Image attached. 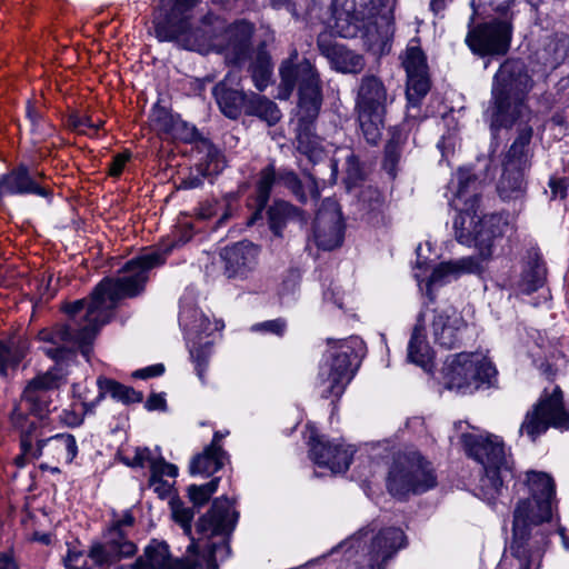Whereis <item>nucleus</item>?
<instances>
[{
	"label": "nucleus",
	"mask_w": 569,
	"mask_h": 569,
	"mask_svg": "<svg viewBox=\"0 0 569 569\" xmlns=\"http://www.w3.org/2000/svg\"><path fill=\"white\" fill-rule=\"evenodd\" d=\"M171 247L156 249L129 260L116 277L103 278L89 298L64 302L61 310L68 316L67 323L39 331L38 338L52 347L44 353L56 361L68 359L78 348L89 361L91 345L99 330L108 323L122 299L140 296L149 280V272L164 263Z\"/></svg>",
	"instance_id": "f257e3e1"
},
{
	"label": "nucleus",
	"mask_w": 569,
	"mask_h": 569,
	"mask_svg": "<svg viewBox=\"0 0 569 569\" xmlns=\"http://www.w3.org/2000/svg\"><path fill=\"white\" fill-rule=\"evenodd\" d=\"M171 509L173 520L190 538L187 553L200 555L208 567L217 569V561L226 560L231 553L229 540L238 521L233 503L226 497L214 499L210 509L196 522L194 535L191 526L193 509L180 501H173Z\"/></svg>",
	"instance_id": "f03ea898"
},
{
	"label": "nucleus",
	"mask_w": 569,
	"mask_h": 569,
	"mask_svg": "<svg viewBox=\"0 0 569 569\" xmlns=\"http://www.w3.org/2000/svg\"><path fill=\"white\" fill-rule=\"evenodd\" d=\"M66 372L54 367L31 379L10 412L11 427L20 433V446L24 452L31 451V441L38 428L54 409L52 392L64 382Z\"/></svg>",
	"instance_id": "7ed1b4c3"
},
{
	"label": "nucleus",
	"mask_w": 569,
	"mask_h": 569,
	"mask_svg": "<svg viewBox=\"0 0 569 569\" xmlns=\"http://www.w3.org/2000/svg\"><path fill=\"white\" fill-rule=\"evenodd\" d=\"M531 78L525 62L507 59L493 77L491 128L511 127L518 118L531 121L533 114L525 103Z\"/></svg>",
	"instance_id": "20e7f679"
},
{
	"label": "nucleus",
	"mask_w": 569,
	"mask_h": 569,
	"mask_svg": "<svg viewBox=\"0 0 569 569\" xmlns=\"http://www.w3.org/2000/svg\"><path fill=\"white\" fill-rule=\"evenodd\" d=\"M468 455L478 461L485 473L479 480V490L489 502L500 495L503 483L512 479V461L505 451L498 436L462 435Z\"/></svg>",
	"instance_id": "39448f33"
},
{
	"label": "nucleus",
	"mask_w": 569,
	"mask_h": 569,
	"mask_svg": "<svg viewBox=\"0 0 569 569\" xmlns=\"http://www.w3.org/2000/svg\"><path fill=\"white\" fill-rule=\"evenodd\" d=\"M392 102V96L383 81L375 74H366L360 79L356 111L361 132L366 141L372 146L378 144L385 129L387 106Z\"/></svg>",
	"instance_id": "423d86ee"
},
{
	"label": "nucleus",
	"mask_w": 569,
	"mask_h": 569,
	"mask_svg": "<svg viewBox=\"0 0 569 569\" xmlns=\"http://www.w3.org/2000/svg\"><path fill=\"white\" fill-rule=\"evenodd\" d=\"M453 191L452 204L459 211L453 220L455 237L462 244L472 242L475 218L482 201V183L468 169H459L449 183Z\"/></svg>",
	"instance_id": "0eeeda50"
},
{
	"label": "nucleus",
	"mask_w": 569,
	"mask_h": 569,
	"mask_svg": "<svg viewBox=\"0 0 569 569\" xmlns=\"http://www.w3.org/2000/svg\"><path fill=\"white\" fill-rule=\"evenodd\" d=\"M437 485L433 469L419 452L399 453L390 468L387 488L395 497L423 493Z\"/></svg>",
	"instance_id": "6e6552de"
},
{
	"label": "nucleus",
	"mask_w": 569,
	"mask_h": 569,
	"mask_svg": "<svg viewBox=\"0 0 569 569\" xmlns=\"http://www.w3.org/2000/svg\"><path fill=\"white\" fill-rule=\"evenodd\" d=\"M279 73L282 98H289L297 89L298 106L322 104V86L319 72L308 59L298 61L297 50H293L289 58L282 61Z\"/></svg>",
	"instance_id": "1a4fd4ad"
},
{
	"label": "nucleus",
	"mask_w": 569,
	"mask_h": 569,
	"mask_svg": "<svg viewBox=\"0 0 569 569\" xmlns=\"http://www.w3.org/2000/svg\"><path fill=\"white\" fill-rule=\"evenodd\" d=\"M443 385L449 390L472 393L483 385H490L497 371L492 363L475 353H459L443 367Z\"/></svg>",
	"instance_id": "9d476101"
},
{
	"label": "nucleus",
	"mask_w": 569,
	"mask_h": 569,
	"mask_svg": "<svg viewBox=\"0 0 569 569\" xmlns=\"http://www.w3.org/2000/svg\"><path fill=\"white\" fill-rule=\"evenodd\" d=\"M529 497L520 499L513 510V520L522 519L525 528H539L552 518L555 483L545 472L527 473Z\"/></svg>",
	"instance_id": "9b49d317"
},
{
	"label": "nucleus",
	"mask_w": 569,
	"mask_h": 569,
	"mask_svg": "<svg viewBox=\"0 0 569 569\" xmlns=\"http://www.w3.org/2000/svg\"><path fill=\"white\" fill-rule=\"evenodd\" d=\"M358 345L361 341L357 337L340 340L336 350L331 351L330 360L320 366L318 379L323 398H339L343 393L352 378L351 361L357 358L355 348Z\"/></svg>",
	"instance_id": "f8f14e48"
},
{
	"label": "nucleus",
	"mask_w": 569,
	"mask_h": 569,
	"mask_svg": "<svg viewBox=\"0 0 569 569\" xmlns=\"http://www.w3.org/2000/svg\"><path fill=\"white\" fill-rule=\"evenodd\" d=\"M549 427L569 428V413L563 406L562 391L556 387L552 393L541 397L531 411H528L520 427V432L535 441Z\"/></svg>",
	"instance_id": "ddd939ff"
},
{
	"label": "nucleus",
	"mask_w": 569,
	"mask_h": 569,
	"mask_svg": "<svg viewBox=\"0 0 569 569\" xmlns=\"http://www.w3.org/2000/svg\"><path fill=\"white\" fill-rule=\"evenodd\" d=\"M513 27L508 19L486 20L473 26L469 24L466 44L479 57L505 56L512 39Z\"/></svg>",
	"instance_id": "4468645a"
},
{
	"label": "nucleus",
	"mask_w": 569,
	"mask_h": 569,
	"mask_svg": "<svg viewBox=\"0 0 569 569\" xmlns=\"http://www.w3.org/2000/svg\"><path fill=\"white\" fill-rule=\"evenodd\" d=\"M550 532L541 528H525L522 519L512 521L510 553L519 562V569H540L549 546Z\"/></svg>",
	"instance_id": "2eb2a0df"
},
{
	"label": "nucleus",
	"mask_w": 569,
	"mask_h": 569,
	"mask_svg": "<svg viewBox=\"0 0 569 569\" xmlns=\"http://www.w3.org/2000/svg\"><path fill=\"white\" fill-rule=\"evenodd\" d=\"M401 58L402 66L407 72L406 96L409 108H418L430 90L426 56L418 44H410Z\"/></svg>",
	"instance_id": "dca6fc26"
},
{
	"label": "nucleus",
	"mask_w": 569,
	"mask_h": 569,
	"mask_svg": "<svg viewBox=\"0 0 569 569\" xmlns=\"http://www.w3.org/2000/svg\"><path fill=\"white\" fill-rule=\"evenodd\" d=\"M312 239L322 250H332L342 243L343 222L336 201L331 199L322 201L313 221Z\"/></svg>",
	"instance_id": "f3484780"
},
{
	"label": "nucleus",
	"mask_w": 569,
	"mask_h": 569,
	"mask_svg": "<svg viewBox=\"0 0 569 569\" xmlns=\"http://www.w3.org/2000/svg\"><path fill=\"white\" fill-rule=\"evenodd\" d=\"M204 562L200 555L172 558L164 541L151 540L143 555L131 565V569H198Z\"/></svg>",
	"instance_id": "a211bd4d"
},
{
	"label": "nucleus",
	"mask_w": 569,
	"mask_h": 569,
	"mask_svg": "<svg viewBox=\"0 0 569 569\" xmlns=\"http://www.w3.org/2000/svg\"><path fill=\"white\" fill-rule=\"evenodd\" d=\"M310 457L319 467H326L333 473L346 472L356 450L351 446L333 442L323 436L310 437Z\"/></svg>",
	"instance_id": "6ab92c4d"
},
{
	"label": "nucleus",
	"mask_w": 569,
	"mask_h": 569,
	"mask_svg": "<svg viewBox=\"0 0 569 569\" xmlns=\"http://www.w3.org/2000/svg\"><path fill=\"white\" fill-rule=\"evenodd\" d=\"M252 33L253 26L247 21L234 22L224 30L221 42L217 46L228 63L240 66L247 60Z\"/></svg>",
	"instance_id": "aec40b11"
},
{
	"label": "nucleus",
	"mask_w": 569,
	"mask_h": 569,
	"mask_svg": "<svg viewBox=\"0 0 569 569\" xmlns=\"http://www.w3.org/2000/svg\"><path fill=\"white\" fill-rule=\"evenodd\" d=\"M107 542L96 543L90 548L89 557L99 566L109 565L123 558L132 557L137 547L127 539L123 529L111 526L107 531Z\"/></svg>",
	"instance_id": "412c9836"
},
{
	"label": "nucleus",
	"mask_w": 569,
	"mask_h": 569,
	"mask_svg": "<svg viewBox=\"0 0 569 569\" xmlns=\"http://www.w3.org/2000/svg\"><path fill=\"white\" fill-rule=\"evenodd\" d=\"M407 546V537L400 528L388 527L381 529L372 537L368 557H370V569H385L399 550Z\"/></svg>",
	"instance_id": "4be33fe9"
},
{
	"label": "nucleus",
	"mask_w": 569,
	"mask_h": 569,
	"mask_svg": "<svg viewBox=\"0 0 569 569\" xmlns=\"http://www.w3.org/2000/svg\"><path fill=\"white\" fill-rule=\"evenodd\" d=\"M432 320V333L435 341L445 349L460 347L466 322L452 308L436 310Z\"/></svg>",
	"instance_id": "5701e85b"
},
{
	"label": "nucleus",
	"mask_w": 569,
	"mask_h": 569,
	"mask_svg": "<svg viewBox=\"0 0 569 569\" xmlns=\"http://www.w3.org/2000/svg\"><path fill=\"white\" fill-rule=\"evenodd\" d=\"M259 248L243 240L222 249L220 256L224 262L228 278L246 277L258 262Z\"/></svg>",
	"instance_id": "b1692460"
},
{
	"label": "nucleus",
	"mask_w": 569,
	"mask_h": 569,
	"mask_svg": "<svg viewBox=\"0 0 569 569\" xmlns=\"http://www.w3.org/2000/svg\"><path fill=\"white\" fill-rule=\"evenodd\" d=\"M509 229L508 218L502 213L486 214L473 226L472 242L483 259L492 254L496 241Z\"/></svg>",
	"instance_id": "393cba45"
},
{
	"label": "nucleus",
	"mask_w": 569,
	"mask_h": 569,
	"mask_svg": "<svg viewBox=\"0 0 569 569\" xmlns=\"http://www.w3.org/2000/svg\"><path fill=\"white\" fill-rule=\"evenodd\" d=\"M320 53L326 57L331 67L342 73H359L365 68V59L343 44L333 41L330 36L321 34L317 41Z\"/></svg>",
	"instance_id": "a878e982"
},
{
	"label": "nucleus",
	"mask_w": 569,
	"mask_h": 569,
	"mask_svg": "<svg viewBox=\"0 0 569 569\" xmlns=\"http://www.w3.org/2000/svg\"><path fill=\"white\" fill-rule=\"evenodd\" d=\"M278 182L302 204L309 199L317 202L321 197L318 179L311 172L305 171L300 178L293 170L281 168L278 170Z\"/></svg>",
	"instance_id": "bb28decb"
},
{
	"label": "nucleus",
	"mask_w": 569,
	"mask_h": 569,
	"mask_svg": "<svg viewBox=\"0 0 569 569\" xmlns=\"http://www.w3.org/2000/svg\"><path fill=\"white\" fill-rule=\"evenodd\" d=\"M231 81V74H228L213 87L212 93L220 111L229 119H238L242 112L246 113L249 93L241 89L232 88Z\"/></svg>",
	"instance_id": "cd10ccee"
},
{
	"label": "nucleus",
	"mask_w": 569,
	"mask_h": 569,
	"mask_svg": "<svg viewBox=\"0 0 569 569\" xmlns=\"http://www.w3.org/2000/svg\"><path fill=\"white\" fill-rule=\"evenodd\" d=\"M321 104L298 106L297 119V148L309 157L317 150L318 137L315 131V122L319 116Z\"/></svg>",
	"instance_id": "c85d7f7f"
},
{
	"label": "nucleus",
	"mask_w": 569,
	"mask_h": 569,
	"mask_svg": "<svg viewBox=\"0 0 569 569\" xmlns=\"http://www.w3.org/2000/svg\"><path fill=\"white\" fill-rule=\"evenodd\" d=\"M267 213L269 228L278 238L283 237V231L289 222H296L303 228L309 220V214L305 210L286 200H274Z\"/></svg>",
	"instance_id": "c756f323"
},
{
	"label": "nucleus",
	"mask_w": 569,
	"mask_h": 569,
	"mask_svg": "<svg viewBox=\"0 0 569 569\" xmlns=\"http://www.w3.org/2000/svg\"><path fill=\"white\" fill-rule=\"evenodd\" d=\"M42 178L43 173L40 171L31 172L26 164H19L8 174L2 176V183L6 190L11 194H27L33 193L41 197H48L49 190L41 187L36 178Z\"/></svg>",
	"instance_id": "7c9ffc66"
},
{
	"label": "nucleus",
	"mask_w": 569,
	"mask_h": 569,
	"mask_svg": "<svg viewBox=\"0 0 569 569\" xmlns=\"http://www.w3.org/2000/svg\"><path fill=\"white\" fill-rule=\"evenodd\" d=\"M568 52L569 37L565 33H552L540 41L535 57L545 69L555 70L565 62Z\"/></svg>",
	"instance_id": "2f4dec72"
},
{
	"label": "nucleus",
	"mask_w": 569,
	"mask_h": 569,
	"mask_svg": "<svg viewBox=\"0 0 569 569\" xmlns=\"http://www.w3.org/2000/svg\"><path fill=\"white\" fill-rule=\"evenodd\" d=\"M521 123L518 127V136L506 153L503 166L526 170L531 164L530 142L533 136V128L527 118H518Z\"/></svg>",
	"instance_id": "473e14b6"
},
{
	"label": "nucleus",
	"mask_w": 569,
	"mask_h": 569,
	"mask_svg": "<svg viewBox=\"0 0 569 569\" xmlns=\"http://www.w3.org/2000/svg\"><path fill=\"white\" fill-rule=\"evenodd\" d=\"M44 451L57 459H64L70 463L77 456L78 447L72 435L58 433L53 437L38 440L32 458H40Z\"/></svg>",
	"instance_id": "72a5a7b5"
},
{
	"label": "nucleus",
	"mask_w": 569,
	"mask_h": 569,
	"mask_svg": "<svg viewBox=\"0 0 569 569\" xmlns=\"http://www.w3.org/2000/svg\"><path fill=\"white\" fill-rule=\"evenodd\" d=\"M423 331V313H419L408 343V360L428 370L431 365L432 352Z\"/></svg>",
	"instance_id": "f704fd0d"
},
{
	"label": "nucleus",
	"mask_w": 569,
	"mask_h": 569,
	"mask_svg": "<svg viewBox=\"0 0 569 569\" xmlns=\"http://www.w3.org/2000/svg\"><path fill=\"white\" fill-rule=\"evenodd\" d=\"M523 172L525 170L503 166L497 183V192L503 201L519 200L525 197L527 184Z\"/></svg>",
	"instance_id": "c9c22d12"
},
{
	"label": "nucleus",
	"mask_w": 569,
	"mask_h": 569,
	"mask_svg": "<svg viewBox=\"0 0 569 569\" xmlns=\"http://www.w3.org/2000/svg\"><path fill=\"white\" fill-rule=\"evenodd\" d=\"M482 270L475 257H465L458 260L441 262L430 276L431 283H442L448 277H459L462 273H480Z\"/></svg>",
	"instance_id": "e433bc0d"
},
{
	"label": "nucleus",
	"mask_w": 569,
	"mask_h": 569,
	"mask_svg": "<svg viewBox=\"0 0 569 569\" xmlns=\"http://www.w3.org/2000/svg\"><path fill=\"white\" fill-rule=\"evenodd\" d=\"M226 459L227 453L221 446H207L201 453L191 460L190 472L192 475L210 476L223 467Z\"/></svg>",
	"instance_id": "4c0bfd02"
},
{
	"label": "nucleus",
	"mask_w": 569,
	"mask_h": 569,
	"mask_svg": "<svg viewBox=\"0 0 569 569\" xmlns=\"http://www.w3.org/2000/svg\"><path fill=\"white\" fill-rule=\"evenodd\" d=\"M97 385L99 388V395L92 406H96L107 393H109L113 399L126 405L140 402L143 398L142 392L134 390L132 387L121 385L112 379L99 377Z\"/></svg>",
	"instance_id": "58836bf2"
},
{
	"label": "nucleus",
	"mask_w": 569,
	"mask_h": 569,
	"mask_svg": "<svg viewBox=\"0 0 569 569\" xmlns=\"http://www.w3.org/2000/svg\"><path fill=\"white\" fill-rule=\"evenodd\" d=\"M546 280L545 263L537 252L529 256L519 281V290L530 295L541 288Z\"/></svg>",
	"instance_id": "ea45409f"
},
{
	"label": "nucleus",
	"mask_w": 569,
	"mask_h": 569,
	"mask_svg": "<svg viewBox=\"0 0 569 569\" xmlns=\"http://www.w3.org/2000/svg\"><path fill=\"white\" fill-rule=\"evenodd\" d=\"M273 64L269 52L266 50V44L261 43L254 52V57L250 64V72L254 87L262 91L269 84Z\"/></svg>",
	"instance_id": "a19ab883"
},
{
	"label": "nucleus",
	"mask_w": 569,
	"mask_h": 569,
	"mask_svg": "<svg viewBox=\"0 0 569 569\" xmlns=\"http://www.w3.org/2000/svg\"><path fill=\"white\" fill-rule=\"evenodd\" d=\"M26 353V345L18 337L0 340V375L8 376V369L19 365Z\"/></svg>",
	"instance_id": "79ce46f5"
},
{
	"label": "nucleus",
	"mask_w": 569,
	"mask_h": 569,
	"mask_svg": "<svg viewBox=\"0 0 569 569\" xmlns=\"http://www.w3.org/2000/svg\"><path fill=\"white\" fill-rule=\"evenodd\" d=\"M246 114L256 116L269 126L276 124L281 118L280 110L273 101L254 92L249 93Z\"/></svg>",
	"instance_id": "37998d69"
},
{
	"label": "nucleus",
	"mask_w": 569,
	"mask_h": 569,
	"mask_svg": "<svg viewBox=\"0 0 569 569\" xmlns=\"http://www.w3.org/2000/svg\"><path fill=\"white\" fill-rule=\"evenodd\" d=\"M179 321L189 335L197 337L208 335L211 330L209 318L202 311L190 306L181 307Z\"/></svg>",
	"instance_id": "c03bdc74"
},
{
	"label": "nucleus",
	"mask_w": 569,
	"mask_h": 569,
	"mask_svg": "<svg viewBox=\"0 0 569 569\" xmlns=\"http://www.w3.org/2000/svg\"><path fill=\"white\" fill-rule=\"evenodd\" d=\"M276 180H278V171H276L272 164L267 166L260 171L254 198L256 212L252 219L260 214L266 208Z\"/></svg>",
	"instance_id": "a18cd8bd"
},
{
	"label": "nucleus",
	"mask_w": 569,
	"mask_h": 569,
	"mask_svg": "<svg viewBox=\"0 0 569 569\" xmlns=\"http://www.w3.org/2000/svg\"><path fill=\"white\" fill-rule=\"evenodd\" d=\"M219 480V478H214L204 485H191L188 488V497L194 507H201L209 501L211 496L217 491Z\"/></svg>",
	"instance_id": "49530a36"
},
{
	"label": "nucleus",
	"mask_w": 569,
	"mask_h": 569,
	"mask_svg": "<svg viewBox=\"0 0 569 569\" xmlns=\"http://www.w3.org/2000/svg\"><path fill=\"white\" fill-rule=\"evenodd\" d=\"M210 163H198L188 177L180 181L178 189L190 190L202 186L203 179L211 174Z\"/></svg>",
	"instance_id": "de8ad7c7"
},
{
	"label": "nucleus",
	"mask_w": 569,
	"mask_h": 569,
	"mask_svg": "<svg viewBox=\"0 0 569 569\" xmlns=\"http://www.w3.org/2000/svg\"><path fill=\"white\" fill-rule=\"evenodd\" d=\"M383 199L381 192L371 186L365 187L359 193L361 209L368 212L379 210Z\"/></svg>",
	"instance_id": "09e8293b"
},
{
	"label": "nucleus",
	"mask_w": 569,
	"mask_h": 569,
	"mask_svg": "<svg viewBox=\"0 0 569 569\" xmlns=\"http://www.w3.org/2000/svg\"><path fill=\"white\" fill-rule=\"evenodd\" d=\"M178 117L163 107H154L150 114L152 126L160 132L169 133Z\"/></svg>",
	"instance_id": "8fccbe9b"
},
{
	"label": "nucleus",
	"mask_w": 569,
	"mask_h": 569,
	"mask_svg": "<svg viewBox=\"0 0 569 569\" xmlns=\"http://www.w3.org/2000/svg\"><path fill=\"white\" fill-rule=\"evenodd\" d=\"M401 156V149L398 142L390 140L385 147L383 169L392 178L397 174V168Z\"/></svg>",
	"instance_id": "3c124183"
},
{
	"label": "nucleus",
	"mask_w": 569,
	"mask_h": 569,
	"mask_svg": "<svg viewBox=\"0 0 569 569\" xmlns=\"http://www.w3.org/2000/svg\"><path fill=\"white\" fill-rule=\"evenodd\" d=\"M348 183L356 184L365 177L362 163L359 158L350 151L345 160Z\"/></svg>",
	"instance_id": "603ef678"
},
{
	"label": "nucleus",
	"mask_w": 569,
	"mask_h": 569,
	"mask_svg": "<svg viewBox=\"0 0 569 569\" xmlns=\"http://www.w3.org/2000/svg\"><path fill=\"white\" fill-rule=\"evenodd\" d=\"M168 134L173 139L191 142L197 139L198 131L193 126H190L178 117Z\"/></svg>",
	"instance_id": "864d4df0"
},
{
	"label": "nucleus",
	"mask_w": 569,
	"mask_h": 569,
	"mask_svg": "<svg viewBox=\"0 0 569 569\" xmlns=\"http://www.w3.org/2000/svg\"><path fill=\"white\" fill-rule=\"evenodd\" d=\"M100 124L101 121H99L98 123H93L90 117L81 116L78 112H72L67 118L68 128L79 133H84L86 128H93L97 130L100 127Z\"/></svg>",
	"instance_id": "5fc2aeb1"
},
{
	"label": "nucleus",
	"mask_w": 569,
	"mask_h": 569,
	"mask_svg": "<svg viewBox=\"0 0 569 569\" xmlns=\"http://www.w3.org/2000/svg\"><path fill=\"white\" fill-rule=\"evenodd\" d=\"M150 472V477H153V479H162L163 476L174 478L178 475V468L160 458L151 461Z\"/></svg>",
	"instance_id": "6e6d98bb"
},
{
	"label": "nucleus",
	"mask_w": 569,
	"mask_h": 569,
	"mask_svg": "<svg viewBox=\"0 0 569 569\" xmlns=\"http://www.w3.org/2000/svg\"><path fill=\"white\" fill-rule=\"evenodd\" d=\"M286 327H287L286 320L278 318V319L256 323L252 326V330L270 332V333L281 337V336H283V333L286 331Z\"/></svg>",
	"instance_id": "4d7b16f0"
},
{
	"label": "nucleus",
	"mask_w": 569,
	"mask_h": 569,
	"mask_svg": "<svg viewBox=\"0 0 569 569\" xmlns=\"http://www.w3.org/2000/svg\"><path fill=\"white\" fill-rule=\"evenodd\" d=\"M156 460L151 456V451L148 448H137L136 455L131 461L126 460V463L131 467H143L146 462L151 465V461Z\"/></svg>",
	"instance_id": "13d9d810"
},
{
	"label": "nucleus",
	"mask_w": 569,
	"mask_h": 569,
	"mask_svg": "<svg viewBox=\"0 0 569 569\" xmlns=\"http://www.w3.org/2000/svg\"><path fill=\"white\" fill-rule=\"evenodd\" d=\"M515 4V0H506L498 4L495 9L497 17L489 18L490 20H505L508 19L510 24L512 26L513 13L511 12V7Z\"/></svg>",
	"instance_id": "bf43d9fd"
},
{
	"label": "nucleus",
	"mask_w": 569,
	"mask_h": 569,
	"mask_svg": "<svg viewBox=\"0 0 569 569\" xmlns=\"http://www.w3.org/2000/svg\"><path fill=\"white\" fill-rule=\"evenodd\" d=\"M164 372V367L161 363L152 365L143 369L136 370L132 376L134 378L148 379L161 376Z\"/></svg>",
	"instance_id": "052dcab7"
},
{
	"label": "nucleus",
	"mask_w": 569,
	"mask_h": 569,
	"mask_svg": "<svg viewBox=\"0 0 569 569\" xmlns=\"http://www.w3.org/2000/svg\"><path fill=\"white\" fill-rule=\"evenodd\" d=\"M129 153H119L114 156L112 162L110 163L109 174L112 177H118L122 172L124 164L129 160Z\"/></svg>",
	"instance_id": "680f3d73"
},
{
	"label": "nucleus",
	"mask_w": 569,
	"mask_h": 569,
	"mask_svg": "<svg viewBox=\"0 0 569 569\" xmlns=\"http://www.w3.org/2000/svg\"><path fill=\"white\" fill-rule=\"evenodd\" d=\"M549 187L551 189L552 197H559L561 199L567 196V182L565 179H550Z\"/></svg>",
	"instance_id": "e2e57ef3"
},
{
	"label": "nucleus",
	"mask_w": 569,
	"mask_h": 569,
	"mask_svg": "<svg viewBox=\"0 0 569 569\" xmlns=\"http://www.w3.org/2000/svg\"><path fill=\"white\" fill-rule=\"evenodd\" d=\"M149 486L159 495V497H166L170 491V483L163 479L150 477Z\"/></svg>",
	"instance_id": "0e129e2a"
},
{
	"label": "nucleus",
	"mask_w": 569,
	"mask_h": 569,
	"mask_svg": "<svg viewBox=\"0 0 569 569\" xmlns=\"http://www.w3.org/2000/svg\"><path fill=\"white\" fill-rule=\"evenodd\" d=\"M146 408L148 410H166V399L159 393H152L146 401Z\"/></svg>",
	"instance_id": "69168bd1"
},
{
	"label": "nucleus",
	"mask_w": 569,
	"mask_h": 569,
	"mask_svg": "<svg viewBox=\"0 0 569 569\" xmlns=\"http://www.w3.org/2000/svg\"><path fill=\"white\" fill-rule=\"evenodd\" d=\"M369 533L368 528H361L357 533L341 542L337 548H346L347 546L353 547L355 542H359L362 538H365Z\"/></svg>",
	"instance_id": "338daca9"
},
{
	"label": "nucleus",
	"mask_w": 569,
	"mask_h": 569,
	"mask_svg": "<svg viewBox=\"0 0 569 569\" xmlns=\"http://www.w3.org/2000/svg\"><path fill=\"white\" fill-rule=\"evenodd\" d=\"M0 569H18L11 556L8 553H0Z\"/></svg>",
	"instance_id": "774afa93"
}]
</instances>
